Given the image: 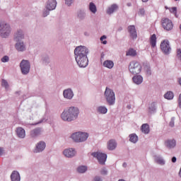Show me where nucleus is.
Segmentation results:
<instances>
[{
  "label": "nucleus",
  "instance_id": "obj_1",
  "mask_svg": "<svg viewBox=\"0 0 181 181\" xmlns=\"http://www.w3.org/2000/svg\"><path fill=\"white\" fill-rule=\"evenodd\" d=\"M90 51L85 46H78L74 49L75 60L79 67H87L88 66V57L87 54Z\"/></svg>",
  "mask_w": 181,
  "mask_h": 181
},
{
  "label": "nucleus",
  "instance_id": "obj_2",
  "mask_svg": "<svg viewBox=\"0 0 181 181\" xmlns=\"http://www.w3.org/2000/svg\"><path fill=\"white\" fill-rule=\"evenodd\" d=\"M79 115L80 109L76 106H71L63 111L61 114V118L63 121L71 122V121H76Z\"/></svg>",
  "mask_w": 181,
  "mask_h": 181
},
{
  "label": "nucleus",
  "instance_id": "obj_3",
  "mask_svg": "<svg viewBox=\"0 0 181 181\" xmlns=\"http://www.w3.org/2000/svg\"><path fill=\"white\" fill-rule=\"evenodd\" d=\"M11 32H12V28H11V25L5 21L0 22V36L3 37V39H6V37H9L11 35Z\"/></svg>",
  "mask_w": 181,
  "mask_h": 181
},
{
  "label": "nucleus",
  "instance_id": "obj_4",
  "mask_svg": "<svg viewBox=\"0 0 181 181\" xmlns=\"http://www.w3.org/2000/svg\"><path fill=\"white\" fill-rule=\"evenodd\" d=\"M89 134L86 132H77L73 133L71 136V139L74 142L80 143V142H86L88 139Z\"/></svg>",
  "mask_w": 181,
  "mask_h": 181
},
{
  "label": "nucleus",
  "instance_id": "obj_5",
  "mask_svg": "<svg viewBox=\"0 0 181 181\" xmlns=\"http://www.w3.org/2000/svg\"><path fill=\"white\" fill-rule=\"evenodd\" d=\"M104 95L108 105H114L115 104V93L112 89L107 87Z\"/></svg>",
  "mask_w": 181,
  "mask_h": 181
},
{
  "label": "nucleus",
  "instance_id": "obj_6",
  "mask_svg": "<svg viewBox=\"0 0 181 181\" xmlns=\"http://www.w3.org/2000/svg\"><path fill=\"white\" fill-rule=\"evenodd\" d=\"M129 70L131 74H139V73H141L142 71V66L141 64H139V62L133 61L130 62L129 65Z\"/></svg>",
  "mask_w": 181,
  "mask_h": 181
},
{
  "label": "nucleus",
  "instance_id": "obj_7",
  "mask_svg": "<svg viewBox=\"0 0 181 181\" xmlns=\"http://www.w3.org/2000/svg\"><path fill=\"white\" fill-rule=\"evenodd\" d=\"M20 68L23 76L29 74V72L30 71V62L29 60L23 59L20 63Z\"/></svg>",
  "mask_w": 181,
  "mask_h": 181
},
{
  "label": "nucleus",
  "instance_id": "obj_8",
  "mask_svg": "<svg viewBox=\"0 0 181 181\" xmlns=\"http://www.w3.org/2000/svg\"><path fill=\"white\" fill-rule=\"evenodd\" d=\"M93 158H96L100 165H105L107 160V154L98 152H93L91 153Z\"/></svg>",
  "mask_w": 181,
  "mask_h": 181
},
{
  "label": "nucleus",
  "instance_id": "obj_9",
  "mask_svg": "<svg viewBox=\"0 0 181 181\" xmlns=\"http://www.w3.org/2000/svg\"><path fill=\"white\" fill-rule=\"evenodd\" d=\"M160 47L164 54H169L170 53V50H172V48H170V44L168 40H163L160 43Z\"/></svg>",
  "mask_w": 181,
  "mask_h": 181
},
{
  "label": "nucleus",
  "instance_id": "obj_10",
  "mask_svg": "<svg viewBox=\"0 0 181 181\" xmlns=\"http://www.w3.org/2000/svg\"><path fill=\"white\" fill-rule=\"evenodd\" d=\"M43 134V129L42 127H37L30 132V136L33 139H36Z\"/></svg>",
  "mask_w": 181,
  "mask_h": 181
},
{
  "label": "nucleus",
  "instance_id": "obj_11",
  "mask_svg": "<svg viewBox=\"0 0 181 181\" xmlns=\"http://www.w3.org/2000/svg\"><path fill=\"white\" fill-rule=\"evenodd\" d=\"M162 26L165 30H172L173 29V23L169 18L162 20Z\"/></svg>",
  "mask_w": 181,
  "mask_h": 181
},
{
  "label": "nucleus",
  "instance_id": "obj_12",
  "mask_svg": "<svg viewBox=\"0 0 181 181\" xmlns=\"http://www.w3.org/2000/svg\"><path fill=\"white\" fill-rule=\"evenodd\" d=\"M45 149H46V142L40 141L35 145L33 152L34 153H40V152H43Z\"/></svg>",
  "mask_w": 181,
  "mask_h": 181
},
{
  "label": "nucleus",
  "instance_id": "obj_13",
  "mask_svg": "<svg viewBox=\"0 0 181 181\" xmlns=\"http://www.w3.org/2000/svg\"><path fill=\"white\" fill-rule=\"evenodd\" d=\"M76 16L78 21H79V22H83V21H86V18H87V13H86V10H78L76 11Z\"/></svg>",
  "mask_w": 181,
  "mask_h": 181
},
{
  "label": "nucleus",
  "instance_id": "obj_14",
  "mask_svg": "<svg viewBox=\"0 0 181 181\" xmlns=\"http://www.w3.org/2000/svg\"><path fill=\"white\" fill-rule=\"evenodd\" d=\"M25 39V33L23 30L18 29L14 34L15 42H21Z\"/></svg>",
  "mask_w": 181,
  "mask_h": 181
},
{
  "label": "nucleus",
  "instance_id": "obj_15",
  "mask_svg": "<svg viewBox=\"0 0 181 181\" xmlns=\"http://www.w3.org/2000/svg\"><path fill=\"white\" fill-rule=\"evenodd\" d=\"M15 49L17 52H26V44L23 41H16Z\"/></svg>",
  "mask_w": 181,
  "mask_h": 181
},
{
  "label": "nucleus",
  "instance_id": "obj_16",
  "mask_svg": "<svg viewBox=\"0 0 181 181\" xmlns=\"http://www.w3.org/2000/svg\"><path fill=\"white\" fill-rule=\"evenodd\" d=\"M63 96L66 100H73V98L74 97V92H73V89L69 88L64 90Z\"/></svg>",
  "mask_w": 181,
  "mask_h": 181
},
{
  "label": "nucleus",
  "instance_id": "obj_17",
  "mask_svg": "<svg viewBox=\"0 0 181 181\" xmlns=\"http://www.w3.org/2000/svg\"><path fill=\"white\" fill-rule=\"evenodd\" d=\"M57 6V1L56 0H48L45 4V8H47L49 11H54Z\"/></svg>",
  "mask_w": 181,
  "mask_h": 181
},
{
  "label": "nucleus",
  "instance_id": "obj_18",
  "mask_svg": "<svg viewBox=\"0 0 181 181\" xmlns=\"http://www.w3.org/2000/svg\"><path fill=\"white\" fill-rule=\"evenodd\" d=\"M66 158H74L76 156V150L74 148H66L63 151Z\"/></svg>",
  "mask_w": 181,
  "mask_h": 181
},
{
  "label": "nucleus",
  "instance_id": "obj_19",
  "mask_svg": "<svg viewBox=\"0 0 181 181\" xmlns=\"http://www.w3.org/2000/svg\"><path fill=\"white\" fill-rule=\"evenodd\" d=\"M16 134L20 139H23L26 136V132L22 127H17L16 129Z\"/></svg>",
  "mask_w": 181,
  "mask_h": 181
},
{
  "label": "nucleus",
  "instance_id": "obj_20",
  "mask_svg": "<svg viewBox=\"0 0 181 181\" xmlns=\"http://www.w3.org/2000/svg\"><path fill=\"white\" fill-rule=\"evenodd\" d=\"M153 159L155 163H157V165H160L161 166H163L165 163H166L165 159H163V157H162L160 155H154Z\"/></svg>",
  "mask_w": 181,
  "mask_h": 181
},
{
  "label": "nucleus",
  "instance_id": "obj_21",
  "mask_svg": "<svg viewBox=\"0 0 181 181\" xmlns=\"http://www.w3.org/2000/svg\"><path fill=\"white\" fill-rule=\"evenodd\" d=\"M127 29L128 32L130 33L131 37L133 39H136V37H138V34L136 33L135 25H129Z\"/></svg>",
  "mask_w": 181,
  "mask_h": 181
},
{
  "label": "nucleus",
  "instance_id": "obj_22",
  "mask_svg": "<svg viewBox=\"0 0 181 181\" xmlns=\"http://www.w3.org/2000/svg\"><path fill=\"white\" fill-rule=\"evenodd\" d=\"M165 146L168 149H173L176 147V140L175 139H168L165 141Z\"/></svg>",
  "mask_w": 181,
  "mask_h": 181
},
{
  "label": "nucleus",
  "instance_id": "obj_23",
  "mask_svg": "<svg viewBox=\"0 0 181 181\" xmlns=\"http://www.w3.org/2000/svg\"><path fill=\"white\" fill-rule=\"evenodd\" d=\"M117 141L115 139H110L107 141V149L108 151H115L117 148Z\"/></svg>",
  "mask_w": 181,
  "mask_h": 181
},
{
  "label": "nucleus",
  "instance_id": "obj_24",
  "mask_svg": "<svg viewBox=\"0 0 181 181\" xmlns=\"http://www.w3.org/2000/svg\"><path fill=\"white\" fill-rule=\"evenodd\" d=\"M11 181H21V174L16 170H13L11 175Z\"/></svg>",
  "mask_w": 181,
  "mask_h": 181
},
{
  "label": "nucleus",
  "instance_id": "obj_25",
  "mask_svg": "<svg viewBox=\"0 0 181 181\" xmlns=\"http://www.w3.org/2000/svg\"><path fill=\"white\" fill-rule=\"evenodd\" d=\"M144 70L146 73V76H152V71L151 70V65L148 63H144Z\"/></svg>",
  "mask_w": 181,
  "mask_h": 181
},
{
  "label": "nucleus",
  "instance_id": "obj_26",
  "mask_svg": "<svg viewBox=\"0 0 181 181\" xmlns=\"http://www.w3.org/2000/svg\"><path fill=\"white\" fill-rule=\"evenodd\" d=\"M132 80L134 84L139 86V84H142V82L144 81V78L141 75H136L132 78Z\"/></svg>",
  "mask_w": 181,
  "mask_h": 181
},
{
  "label": "nucleus",
  "instance_id": "obj_27",
  "mask_svg": "<svg viewBox=\"0 0 181 181\" xmlns=\"http://www.w3.org/2000/svg\"><path fill=\"white\" fill-rule=\"evenodd\" d=\"M118 9V5L117 4H112L110 7L107 8L106 13L107 15H112Z\"/></svg>",
  "mask_w": 181,
  "mask_h": 181
},
{
  "label": "nucleus",
  "instance_id": "obj_28",
  "mask_svg": "<svg viewBox=\"0 0 181 181\" xmlns=\"http://www.w3.org/2000/svg\"><path fill=\"white\" fill-rule=\"evenodd\" d=\"M96 111L98 114H107V112H108V109H107V107L105 106H98L96 108Z\"/></svg>",
  "mask_w": 181,
  "mask_h": 181
},
{
  "label": "nucleus",
  "instance_id": "obj_29",
  "mask_svg": "<svg viewBox=\"0 0 181 181\" xmlns=\"http://www.w3.org/2000/svg\"><path fill=\"white\" fill-rule=\"evenodd\" d=\"M141 132H143V134H148L150 132L149 124H143L141 127Z\"/></svg>",
  "mask_w": 181,
  "mask_h": 181
},
{
  "label": "nucleus",
  "instance_id": "obj_30",
  "mask_svg": "<svg viewBox=\"0 0 181 181\" xmlns=\"http://www.w3.org/2000/svg\"><path fill=\"white\" fill-rule=\"evenodd\" d=\"M103 66L107 69H112L114 67V62L111 60H106L103 62Z\"/></svg>",
  "mask_w": 181,
  "mask_h": 181
},
{
  "label": "nucleus",
  "instance_id": "obj_31",
  "mask_svg": "<svg viewBox=\"0 0 181 181\" xmlns=\"http://www.w3.org/2000/svg\"><path fill=\"white\" fill-rule=\"evenodd\" d=\"M150 44L151 47H155L156 46V35L153 34L150 37Z\"/></svg>",
  "mask_w": 181,
  "mask_h": 181
},
{
  "label": "nucleus",
  "instance_id": "obj_32",
  "mask_svg": "<svg viewBox=\"0 0 181 181\" xmlns=\"http://www.w3.org/2000/svg\"><path fill=\"white\" fill-rule=\"evenodd\" d=\"M129 141L132 144H136L138 142V136L135 134H132L129 136Z\"/></svg>",
  "mask_w": 181,
  "mask_h": 181
},
{
  "label": "nucleus",
  "instance_id": "obj_33",
  "mask_svg": "<svg viewBox=\"0 0 181 181\" xmlns=\"http://www.w3.org/2000/svg\"><path fill=\"white\" fill-rule=\"evenodd\" d=\"M88 168L86 165H80L77 168L76 170L78 173H86V170H88Z\"/></svg>",
  "mask_w": 181,
  "mask_h": 181
},
{
  "label": "nucleus",
  "instance_id": "obj_34",
  "mask_svg": "<svg viewBox=\"0 0 181 181\" xmlns=\"http://www.w3.org/2000/svg\"><path fill=\"white\" fill-rule=\"evenodd\" d=\"M50 11L49 8H47V7H45L42 11V14L41 16L42 18H46L47 16H49V15H50Z\"/></svg>",
  "mask_w": 181,
  "mask_h": 181
},
{
  "label": "nucleus",
  "instance_id": "obj_35",
  "mask_svg": "<svg viewBox=\"0 0 181 181\" xmlns=\"http://www.w3.org/2000/svg\"><path fill=\"white\" fill-rule=\"evenodd\" d=\"M173 97H175V95L173 94V92H172V91H168L164 95V98H165L166 100H173Z\"/></svg>",
  "mask_w": 181,
  "mask_h": 181
},
{
  "label": "nucleus",
  "instance_id": "obj_36",
  "mask_svg": "<svg viewBox=\"0 0 181 181\" xmlns=\"http://www.w3.org/2000/svg\"><path fill=\"white\" fill-rule=\"evenodd\" d=\"M89 10L90 11V12H92V13H95L97 12V6H95V4H94V3H90Z\"/></svg>",
  "mask_w": 181,
  "mask_h": 181
},
{
  "label": "nucleus",
  "instance_id": "obj_37",
  "mask_svg": "<svg viewBox=\"0 0 181 181\" xmlns=\"http://www.w3.org/2000/svg\"><path fill=\"white\" fill-rule=\"evenodd\" d=\"M149 114H155L156 112V106H155V103H151V106L148 107Z\"/></svg>",
  "mask_w": 181,
  "mask_h": 181
},
{
  "label": "nucleus",
  "instance_id": "obj_38",
  "mask_svg": "<svg viewBox=\"0 0 181 181\" xmlns=\"http://www.w3.org/2000/svg\"><path fill=\"white\" fill-rule=\"evenodd\" d=\"M1 87H4L6 90L9 88V83H8V81L5 79L1 80Z\"/></svg>",
  "mask_w": 181,
  "mask_h": 181
},
{
  "label": "nucleus",
  "instance_id": "obj_39",
  "mask_svg": "<svg viewBox=\"0 0 181 181\" xmlns=\"http://www.w3.org/2000/svg\"><path fill=\"white\" fill-rule=\"evenodd\" d=\"M42 60L44 64H49V63H50V58L47 55L42 57Z\"/></svg>",
  "mask_w": 181,
  "mask_h": 181
},
{
  "label": "nucleus",
  "instance_id": "obj_40",
  "mask_svg": "<svg viewBox=\"0 0 181 181\" xmlns=\"http://www.w3.org/2000/svg\"><path fill=\"white\" fill-rule=\"evenodd\" d=\"M127 56H133V57L136 56V51L131 48L127 52Z\"/></svg>",
  "mask_w": 181,
  "mask_h": 181
},
{
  "label": "nucleus",
  "instance_id": "obj_41",
  "mask_svg": "<svg viewBox=\"0 0 181 181\" xmlns=\"http://www.w3.org/2000/svg\"><path fill=\"white\" fill-rule=\"evenodd\" d=\"M1 62L2 63H8V62H9V57L8 55H5L1 59Z\"/></svg>",
  "mask_w": 181,
  "mask_h": 181
},
{
  "label": "nucleus",
  "instance_id": "obj_42",
  "mask_svg": "<svg viewBox=\"0 0 181 181\" xmlns=\"http://www.w3.org/2000/svg\"><path fill=\"white\" fill-rule=\"evenodd\" d=\"M65 1V5L67 6H71L73 4H74V0H64Z\"/></svg>",
  "mask_w": 181,
  "mask_h": 181
},
{
  "label": "nucleus",
  "instance_id": "obj_43",
  "mask_svg": "<svg viewBox=\"0 0 181 181\" xmlns=\"http://www.w3.org/2000/svg\"><path fill=\"white\" fill-rule=\"evenodd\" d=\"M169 125L171 127V128H173V127H175V117L171 118Z\"/></svg>",
  "mask_w": 181,
  "mask_h": 181
},
{
  "label": "nucleus",
  "instance_id": "obj_44",
  "mask_svg": "<svg viewBox=\"0 0 181 181\" xmlns=\"http://www.w3.org/2000/svg\"><path fill=\"white\" fill-rule=\"evenodd\" d=\"M139 15H141V16H144L145 9L144 8H140L139 11Z\"/></svg>",
  "mask_w": 181,
  "mask_h": 181
},
{
  "label": "nucleus",
  "instance_id": "obj_45",
  "mask_svg": "<svg viewBox=\"0 0 181 181\" xmlns=\"http://www.w3.org/2000/svg\"><path fill=\"white\" fill-rule=\"evenodd\" d=\"M93 181H103V178L100 176L96 175Z\"/></svg>",
  "mask_w": 181,
  "mask_h": 181
},
{
  "label": "nucleus",
  "instance_id": "obj_46",
  "mask_svg": "<svg viewBox=\"0 0 181 181\" xmlns=\"http://www.w3.org/2000/svg\"><path fill=\"white\" fill-rule=\"evenodd\" d=\"M101 175H106L108 174V171L105 168H103L100 171Z\"/></svg>",
  "mask_w": 181,
  "mask_h": 181
},
{
  "label": "nucleus",
  "instance_id": "obj_47",
  "mask_svg": "<svg viewBox=\"0 0 181 181\" xmlns=\"http://www.w3.org/2000/svg\"><path fill=\"white\" fill-rule=\"evenodd\" d=\"M177 11V8L176 7H173L170 10V12H171V13H176Z\"/></svg>",
  "mask_w": 181,
  "mask_h": 181
},
{
  "label": "nucleus",
  "instance_id": "obj_48",
  "mask_svg": "<svg viewBox=\"0 0 181 181\" xmlns=\"http://www.w3.org/2000/svg\"><path fill=\"white\" fill-rule=\"evenodd\" d=\"M178 105L179 107L181 109V93L179 95V98H178Z\"/></svg>",
  "mask_w": 181,
  "mask_h": 181
},
{
  "label": "nucleus",
  "instance_id": "obj_49",
  "mask_svg": "<svg viewBox=\"0 0 181 181\" xmlns=\"http://www.w3.org/2000/svg\"><path fill=\"white\" fill-rule=\"evenodd\" d=\"M4 148L0 147V156H2V155H4Z\"/></svg>",
  "mask_w": 181,
  "mask_h": 181
},
{
  "label": "nucleus",
  "instance_id": "obj_50",
  "mask_svg": "<svg viewBox=\"0 0 181 181\" xmlns=\"http://www.w3.org/2000/svg\"><path fill=\"white\" fill-rule=\"evenodd\" d=\"M83 35H84V36H86L87 37H88V36H90V32H88V31H85V32L83 33Z\"/></svg>",
  "mask_w": 181,
  "mask_h": 181
},
{
  "label": "nucleus",
  "instance_id": "obj_51",
  "mask_svg": "<svg viewBox=\"0 0 181 181\" xmlns=\"http://www.w3.org/2000/svg\"><path fill=\"white\" fill-rule=\"evenodd\" d=\"M173 163H176L177 158L175 156L173 157L171 159Z\"/></svg>",
  "mask_w": 181,
  "mask_h": 181
},
{
  "label": "nucleus",
  "instance_id": "obj_52",
  "mask_svg": "<svg viewBox=\"0 0 181 181\" xmlns=\"http://www.w3.org/2000/svg\"><path fill=\"white\" fill-rule=\"evenodd\" d=\"M104 39H107V36L103 35V36L100 37L101 42H103V40H104Z\"/></svg>",
  "mask_w": 181,
  "mask_h": 181
},
{
  "label": "nucleus",
  "instance_id": "obj_53",
  "mask_svg": "<svg viewBox=\"0 0 181 181\" xmlns=\"http://www.w3.org/2000/svg\"><path fill=\"white\" fill-rule=\"evenodd\" d=\"M122 166L124 168H127V166H128V164H127V163H123Z\"/></svg>",
  "mask_w": 181,
  "mask_h": 181
},
{
  "label": "nucleus",
  "instance_id": "obj_54",
  "mask_svg": "<svg viewBox=\"0 0 181 181\" xmlns=\"http://www.w3.org/2000/svg\"><path fill=\"white\" fill-rule=\"evenodd\" d=\"M122 30V27H119L117 29V32H121Z\"/></svg>",
  "mask_w": 181,
  "mask_h": 181
},
{
  "label": "nucleus",
  "instance_id": "obj_55",
  "mask_svg": "<svg viewBox=\"0 0 181 181\" xmlns=\"http://www.w3.org/2000/svg\"><path fill=\"white\" fill-rule=\"evenodd\" d=\"M15 94H18V95H21V90L16 91Z\"/></svg>",
  "mask_w": 181,
  "mask_h": 181
},
{
  "label": "nucleus",
  "instance_id": "obj_56",
  "mask_svg": "<svg viewBox=\"0 0 181 181\" xmlns=\"http://www.w3.org/2000/svg\"><path fill=\"white\" fill-rule=\"evenodd\" d=\"M43 121V119H41L39 122H37V124H35V125H37V124H42V122Z\"/></svg>",
  "mask_w": 181,
  "mask_h": 181
},
{
  "label": "nucleus",
  "instance_id": "obj_57",
  "mask_svg": "<svg viewBox=\"0 0 181 181\" xmlns=\"http://www.w3.org/2000/svg\"><path fill=\"white\" fill-rule=\"evenodd\" d=\"M128 6H132V4H131V3H127V4Z\"/></svg>",
  "mask_w": 181,
  "mask_h": 181
},
{
  "label": "nucleus",
  "instance_id": "obj_58",
  "mask_svg": "<svg viewBox=\"0 0 181 181\" xmlns=\"http://www.w3.org/2000/svg\"><path fill=\"white\" fill-rule=\"evenodd\" d=\"M103 45H107V40L103 41Z\"/></svg>",
  "mask_w": 181,
  "mask_h": 181
},
{
  "label": "nucleus",
  "instance_id": "obj_59",
  "mask_svg": "<svg viewBox=\"0 0 181 181\" xmlns=\"http://www.w3.org/2000/svg\"><path fill=\"white\" fill-rule=\"evenodd\" d=\"M178 81H179V84L181 86V78H179Z\"/></svg>",
  "mask_w": 181,
  "mask_h": 181
},
{
  "label": "nucleus",
  "instance_id": "obj_60",
  "mask_svg": "<svg viewBox=\"0 0 181 181\" xmlns=\"http://www.w3.org/2000/svg\"><path fill=\"white\" fill-rule=\"evenodd\" d=\"M142 2H148V0H141Z\"/></svg>",
  "mask_w": 181,
  "mask_h": 181
},
{
  "label": "nucleus",
  "instance_id": "obj_61",
  "mask_svg": "<svg viewBox=\"0 0 181 181\" xmlns=\"http://www.w3.org/2000/svg\"><path fill=\"white\" fill-rule=\"evenodd\" d=\"M101 57H102V58L104 57V53H102V54H101Z\"/></svg>",
  "mask_w": 181,
  "mask_h": 181
},
{
  "label": "nucleus",
  "instance_id": "obj_62",
  "mask_svg": "<svg viewBox=\"0 0 181 181\" xmlns=\"http://www.w3.org/2000/svg\"><path fill=\"white\" fill-rule=\"evenodd\" d=\"M175 1H180V0H175Z\"/></svg>",
  "mask_w": 181,
  "mask_h": 181
}]
</instances>
